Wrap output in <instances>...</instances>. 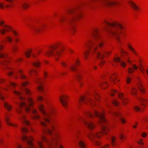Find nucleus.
I'll list each match as a JSON object with an SVG mask.
<instances>
[{"mask_svg": "<svg viewBox=\"0 0 148 148\" xmlns=\"http://www.w3.org/2000/svg\"><path fill=\"white\" fill-rule=\"evenodd\" d=\"M105 23L113 28L111 29H107L108 33L112 36L114 37L116 40L119 42H121L119 34L122 33L121 31L123 27L119 23L114 22L110 23L105 21Z\"/></svg>", "mask_w": 148, "mask_h": 148, "instance_id": "nucleus-1", "label": "nucleus"}, {"mask_svg": "<svg viewBox=\"0 0 148 148\" xmlns=\"http://www.w3.org/2000/svg\"><path fill=\"white\" fill-rule=\"evenodd\" d=\"M61 44V42H58L51 45L49 47L50 49L45 52V55L49 57L53 56L55 57V60L56 61H58L61 55L62 51H58L57 49Z\"/></svg>", "mask_w": 148, "mask_h": 148, "instance_id": "nucleus-2", "label": "nucleus"}, {"mask_svg": "<svg viewBox=\"0 0 148 148\" xmlns=\"http://www.w3.org/2000/svg\"><path fill=\"white\" fill-rule=\"evenodd\" d=\"M44 108L45 106L42 104H40L38 107V110L40 111L42 114L44 116L43 118L44 121L47 123H49L50 122L51 115L56 114V111L54 108H52L51 109L49 113L47 112Z\"/></svg>", "mask_w": 148, "mask_h": 148, "instance_id": "nucleus-3", "label": "nucleus"}, {"mask_svg": "<svg viewBox=\"0 0 148 148\" xmlns=\"http://www.w3.org/2000/svg\"><path fill=\"white\" fill-rule=\"evenodd\" d=\"M79 102L80 104H86L88 103L92 106L96 107L97 103L90 98H88L86 95H83L81 96L79 99Z\"/></svg>", "mask_w": 148, "mask_h": 148, "instance_id": "nucleus-4", "label": "nucleus"}, {"mask_svg": "<svg viewBox=\"0 0 148 148\" xmlns=\"http://www.w3.org/2000/svg\"><path fill=\"white\" fill-rule=\"evenodd\" d=\"M94 116L99 117V119L98 123L100 124L107 123L108 121L105 117L106 114L105 112H103L100 114L97 110H95L94 112Z\"/></svg>", "mask_w": 148, "mask_h": 148, "instance_id": "nucleus-5", "label": "nucleus"}, {"mask_svg": "<svg viewBox=\"0 0 148 148\" xmlns=\"http://www.w3.org/2000/svg\"><path fill=\"white\" fill-rule=\"evenodd\" d=\"M22 139L23 141L26 140L29 145L28 148H38L35 146L33 142L35 140L34 137L30 135L28 137L26 135H23L22 137Z\"/></svg>", "mask_w": 148, "mask_h": 148, "instance_id": "nucleus-6", "label": "nucleus"}, {"mask_svg": "<svg viewBox=\"0 0 148 148\" xmlns=\"http://www.w3.org/2000/svg\"><path fill=\"white\" fill-rule=\"evenodd\" d=\"M69 98V96L66 95H62L59 97V101L65 108L68 107V100Z\"/></svg>", "mask_w": 148, "mask_h": 148, "instance_id": "nucleus-7", "label": "nucleus"}, {"mask_svg": "<svg viewBox=\"0 0 148 148\" xmlns=\"http://www.w3.org/2000/svg\"><path fill=\"white\" fill-rule=\"evenodd\" d=\"M61 139V134L59 132H56L54 134V137L52 138L51 141L53 143V145H54L56 146H57L58 145V141L60 140Z\"/></svg>", "mask_w": 148, "mask_h": 148, "instance_id": "nucleus-8", "label": "nucleus"}, {"mask_svg": "<svg viewBox=\"0 0 148 148\" xmlns=\"http://www.w3.org/2000/svg\"><path fill=\"white\" fill-rule=\"evenodd\" d=\"M84 13L82 11H79L71 19V24H74L78 21L83 18Z\"/></svg>", "mask_w": 148, "mask_h": 148, "instance_id": "nucleus-9", "label": "nucleus"}, {"mask_svg": "<svg viewBox=\"0 0 148 148\" xmlns=\"http://www.w3.org/2000/svg\"><path fill=\"white\" fill-rule=\"evenodd\" d=\"M112 52V51L111 50L105 51L103 53L100 51H98L97 54V58L98 59H103L104 57H109L111 55Z\"/></svg>", "mask_w": 148, "mask_h": 148, "instance_id": "nucleus-10", "label": "nucleus"}, {"mask_svg": "<svg viewBox=\"0 0 148 148\" xmlns=\"http://www.w3.org/2000/svg\"><path fill=\"white\" fill-rule=\"evenodd\" d=\"M27 100L28 103V106L25 108V111L27 113L29 112L30 107H33L35 105V102L33 99L30 97H28Z\"/></svg>", "mask_w": 148, "mask_h": 148, "instance_id": "nucleus-11", "label": "nucleus"}, {"mask_svg": "<svg viewBox=\"0 0 148 148\" xmlns=\"http://www.w3.org/2000/svg\"><path fill=\"white\" fill-rule=\"evenodd\" d=\"M128 3L130 7L133 10L138 12L141 11L140 7L133 1L130 0L128 1Z\"/></svg>", "mask_w": 148, "mask_h": 148, "instance_id": "nucleus-12", "label": "nucleus"}, {"mask_svg": "<svg viewBox=\"0 0 148 148\" xmlns=\"http://www.w3.org/2000/svg\"><path fill=\"white\" fill-rule=\"evenodd\" d=\"M83 122L86 125L88 129L91 130H94L96 127V124L93 121H91L88 122L84 120Z\"/></svg>", "mask_w": 148, "mask_h": 148, "instance_id": "nucleus-13", "label": "nucleus"}, {"mask_svg": "<svg viewBox=\"0 0 148 148\" xmlns=\"http://www.w3.org/2000/svg\"><path fill=\"white\" fill-rule=\"evenodd\" d=\"M56 130V126L54 124H51L50 128H48L46 130L45 129H44L42 131L44 133H47V132L50 135H52L53 134V131Z\"/></svg>", "mask_w": 148, "mask_h": 148, "instance_id": "nucleus-14", "label": "nucleus"}, {"mask_svg": "<svg viewBox=\"0 0 148 148\" xmlns=\"http://www.w3.org/2000/svg\"><path fill=\"white\" fill-rule=\"evenodd\" d=\"M92 35L94 38L96 40H98L101 38V36L99 34V32L98 29H94L92 32Z\"/></svg>", "mask_w": 148, "mask_h": 148, "instance_id": "nucleus-15", "label": "nucleus"}, {"mask_svg": "<svg viewBox=\"0 0 148 148\" xmlns=\"http://www.w3.org/2000/svg\"><path fill=\"white\" fill-rule=\"evenodd\" d=\"M141 106L143 107H148V99L145 97H141L139 99Z\"/></svg>", "mask_w": 148, "mask_h": 148, "instance_id": "nucleus-16", "label": "nucleus"}, {"mask_svg": "<svg viewBox=\"0 0 148 148\" xmlns=\"http://www.w3.org/2000/svg\"><path fill=\"white\" fill-rule=\"evenodd\" d=\"M20 119L22 120L23 124H26L27 126L30 125L31 123L30 121L27 119V115L23 114L20 118Z\"/></svg>", "mask_w": 148, "mask_h": 148, "instance_id": "nucleus-17", "label": "nucleus"}, {"mask_svg": "<svg viewBox=\"0 0 148 148\" xmlns=\"http://www.w3.org/2000/svg\"><path fill=\"white\" fill-rule=\"evenodd\" d=\"M41 138L43 141L47 143L49 148H53V143L52 142H50L48 139L45 135H42L41 136Z\"/></svg>", "mask_w": 148, "mask_h": 148, "instance_id": "nucleus-18", "label": "nucleus"}, {"mask_svg": "<svg viewBox=\"0 0 148 148\" xmlns=\"http://www.w3.org/2000/svg\"><path fill=\"white\" fill-rule=\"evenodd\" d=\"M5 119L7 125L16 127L17 126V125L16 123H13L10 121V118L8 116L7 114L5 115Z\"/></svg>", "mask_w": 148, "mask_h": 148, "instance_id": "nucleus-19", "label": "nucleus"}, {"mask_svg": "<svg viewBox=\"0 0 148 148\" xmlns=\"http://www.w3.org/2000/svg\"><path fill=\"white\" fill-rule=\"evenodd\" d=\"M43 25H40L34 27L33 29V31L36 33H40L44 29Z\"/></svg>", "mask_w": 148, "mask_h": 148, "instance_id": "nucleus-20", "label": "nucleus"}, {"mask_svg": "<svg viewBox=\"0 0 148 148\" xmlns=\"http://www.w3.org/2000/svg\"><path fill=\"white\" fill-rule=\"evenodd\" d=\"M117 138L114 135H112L110 138L111 144L113 147H115L117 145Z\"/></svg>", "mask_w": 148, "mask_h": 148, "instance_id": "nucleus-21", "label": "nucleus"}, {"mask_svg": "<svg viewBox=\"0 0 148 148\" xmlns=\"http://www.w3.org/2000/svg\"><path fill=\"white\" fill-rule=\"evenodd\" d=\"M137 87L141 93L143 94H145L146 92L145 89L141 82L137 84Z\"/></svg>", "mask_w": 148, "mask_h": 148, "instance_id": "nucleus-22", "label": "nucleus"}, {"mask_svg": "<svg viewBox=\"0 0 148 148\" xmlns=\"http://www.w3.org/2000/svg\"><path fill=\"white\" fill-rule=\"evenodd\" d=\"M117 77L116 74H114L112 75L110 79V82H113L114 84H116L117 83V82H119V80H116V79Z\"/></svg>", "mask_w": 148, "mask_h": 148, "instance_id": "nucleus-23", "label": "nucleus"}, {"mask_svg": "<svg viewBox=\"0 0 148 148\" xmlns=\"http://www.w3.org/2000/svg\"><path fill=\"white\" fill-rule=\"evenodd\" d=\"M127 47L134 54L137 55V53L135 49L133 47L132 44L131 42H129L127 44Z\"/></svg>", "mask_w": 148, "mask_h": 148, "instance_id": "nucleus-24", "label": "nucleus"}, {"mask_svg": "<svg viewBox=\"0 0 148 148\" xmlns=\"http://www.w3.org/2000/svg\"><path fill=\"white\" fill-rule=\"evenodd\" d=\"M87 136L88 138L92 141L94 140L95 138H96L95 133H94L92 132H88L87 134Z\"/></svg>", "mask_w": 148, "mask_h": 148, "instance_id": "nucleus-25", "label": "nucleus"}, {"mask_svg": "<svg viewBox=\"0 0 148 148\" xmlns=\"http://www.w3.org/2000/svg\"><path fill=\"white\" fill-rule=\"evenodd\" d=\"M101 131H102L103 135H107L110 132V129L108 127L103 125L101 128Z\"/></svg>", "mask_w": 148, "mask_h": 148, "instance_id": "nucleus-26", "label": "nucleus"}, {"mask_svg": "<svg viewBox=\"0 0 148 148\" xmlns=\"http://www.w3.org/2000/svg\"><path fill=\"white\" fill-rule=\"evenodd\" d=\"M3 105L5 108L8 111H10L12 109V106L9 103L7 102H5L3 103Z\"/></svg>", "mask_w": 148, "mask_h": 148, "instance_id": "nucleus-27", "label": "nucleus"}, {"mask_svg": "<svg viewBox=\"0 0 148 148\" xmlns=\"http://www.w3.org/2000/svg\"><path fill=\"white\" fill-rule=\"evenodd\" d=\"M33 51V49L29 48H28L25 53V57L27 58H29L31 56V53Z\"/></svg>", "mask_w": 148, "mask_h": 148, "instance_id": "nucleus-28", "label": "nucleus"}, {"mask_svg": "<svg viewBox=\"0 0 148 148\" xmlns=\"http://www.w3.org/2000/svg\"><path fill=\"white\" fill-rule=\"evenodd\" d=\"M94 45V43L92 39H90L88 40L85 44V46L90 48H91Z\"/></svg>", "mask_w": 148, "mask_h": 148, "instance_id": "nucleus-29", "label": "nucleus"}, {"mask_svg": "<svg viewBox=\"0 0 148 148\" xmlns=\"http://www.w3.org/2000/svg\"><path fill=\"white\" fill-rule=\"evenodd\" d=\"M12 91L14 94L19 96V99L21 101H22L25 100V97L21 96L22 93L21 92L16 90H13Z\"/></svg>", "mask_w": 148, "mask_h": 148, "instance_id": "nucleus-30", "label": "nucleus"}, {"mask_svg": "<svg viewBox=\"0 0 148 148\" xmlns=\"http://www.w3.org/2000/svg\"><path fill=\"white\" fill-rule=\"evenodd\" d=\"M95 137L98 139L101 138L103 134L102 131H100L95 132Z\"/></svg>", "mask_w": 148, "mask_h": 148, "instance_id": "nucleus-31", "label": "nucleus"}, {"mask_svg": "<svg viewBox=\"0 0 148 148\" xmlns=\"http://www.w3.org/2000/svg\"><path fill=\"white\" fill-rule=\"evenodd\" d=\"M29 75L30 76H32L33 75L35 76L37 75V72L36 70L34 69H30L29 71Z\"/></svg>", "mask_w": 148, "mask_h": 148, "instance_id": "nucleus-32", "label": "nucleus"}, {"mask_svg": "<svg viewBox=\"0 0 148 148\" xmlns=\"http://www.w3.org/2000/svg\"><path fill=\"white\" fill-rule=\"evenodd\" d=\"M138 67L140 72L142 74H145V67L141 63H140L138 65Z\"/></svg>", "mask_w": 148, "mask_h": 148, "instance_id": "nucleus-33", "label": "nucleus"}, {"mask_svg": "<svg viewBox=\"0 0 148 148\" xmlns=\"http://www.w3.org/2000/svg\"><path fill=\"white\" fill-rule=\"evenodd\" d=\"M108 86V84L106 82H102L100 84V87L103 89H106L107 88Z\"/></svg>", "mask_w": 148, "mask_h": 148, "instance_id": "nucleus-34", "label": "nucleus"}, {"mask_svg": "<svg viewBox=\"0 0 148 148\" xmlns=\"http://www.w3.org/2000/svg\"><path fill=\"white\" fill-rule=\"evenodd\" d=\"M8 58L9 59H11V58L8 57V54L6 53H3V52H0V58Z\"/></svg>", "mask_w": 148, "mask_h": 148, "instance_id": "nucleus-35", "label": "nucleus"}, {"mask_svg": "<svg viewBox=\"0 0 148 148\" xmlns=\"http://www.w3.org/2000/svg\"><path fill=\"white\" fill-rule=\"evenodd\" d=\"M41 62L40 61L38 60H36L34 61L33 63V65L34 66L36 67H39L41 66Z\"/></svg>", "mask_w": 148, "mask_h": 148, "instance_id": "nucleus-36", "label": "nucleus"}, {"mask_svg": "<svg viewBox=\"0 0 148 148\" xmlns=\"http://www.w3.org/2000/svg\"><path fill=\"white\" fill-rule=\"evenodd\" d=\"M24 91L25 94L28 96H31L32 92L31 90L28 88H25L24 89Z\"/></svg>", "mask_w": 148, "mask_h": 148, "instance_id": "nucleus-37", "label": "nucleus"}, {"mask_svg": "<svg viewBox=\"0 0 148 148\" xmlns=\"http://www.w3.org/2000/svg\"><path fill=\"white\" fill-rule=\"evenodd\" d=\"M78 145L79 148H85L86 147L85 142L82 140H79L78 142Z\"/></svg>", "mask_w": 148, "mask_h": 148, "instance_id": "nucleus-38", "label": "nucleus"}, {"mask_svg": "<svg viewBox=\"0 0 148 148\" xmlns=\"http://www.w3.org/2000/svg\"><path fill=\"white\" fill-rule=\"evenodd\" d=\"M138 91L137 89L136 88H132L130 91L131 94L134 96H136L137 95Z\"/></svg>", "mask_w": 148, "mask_h": 148, "instance_id": "nucleus-39", "label": "nucleus"}, {"mask_svg": "<svg viewBox=\"0 0 148 148\" xmlns=\"http://www.w3.org/2000/svg\"><path fill=\"white\" fill-rule=\"evenodd\" d=\"M36 143L38 147V148H45L43 144V142L40 140H37Z\"/></svg>", "mask_w": 148, "mask_h": 148, "instance_id": "nucleus-40", "label": "nucleus"}, {"mask_svg": "<svg viewBox=\"0 0 148 148\" xmlns=\"http://www.w3.org/2000/svg\"><path fill=\"white\" fill-rule=\"evenodd\" d=\"M3 27L4 29L7 32H10L12 30V27L8 25H3Z\"/></svg>", "mask_w": 148, "mask_h": 148, "instance_id": "nucleus-41", "label": "nucleus"}, {"mask_svg": "<svg viewBox=\"0 0 148 148\" xmlns=\"http://www.w3.org/2000/svg\"><path fill=\"white\" fill-rule=\"evenodd\" d=\"M43 85H39L37 87V90L38 92L43 93L44 91V88Z\"/></svg>", "mask_w": 148, "mask_h": 148, "instance_id": "nucleus-42", "label": "nucleus"}, {"mask_svg": "<svg viewBox=\"0 0 148 148\" xmlns=\"http://www.w3.org/2000/svg\"><path fill=\"white\" fill-rule=\"evenodd\" d=\"M70 69L72 71H76L77 70V67L73 64L70 66Z\"/></svg>", "mask_w": 148, "mask_h": 148, "instance_id": "nucleus-43", "label": "nucleus"}, {"mask_svg": "<svg viewBox=\"0 0 148 148\" xmlns=\"http://www.w3.org/2000/svg\"><path fill=\"white\" fill-rule=\"evenodd\" d=\"M92 95L94 96L95 100L97 101H99L100 99V97L98 94L96 93H93Z\"/></svg>", "mask_w": 148, "mask_h": 148, "instance_id": "nucleus-44", "label": "nucleus"}, {"mask_svg": "<svg viewBox=\"0 0 148 148\" xmlns=\"http://www.w3.org/2000/svg\"><path fill=\"white\" fill-rule=\"evenodd\" d=\"M36 81L37 84L38 85V86L43 85V80L37 78L36 80Z\"/></svg>", "mask_w": 148, "mask_h": 148, "instance_id": "nucleus-45", "label": "nucleus"}, {"mask_svg": "<svg viewBox=\"0 0 148 148\" xmlns=\"http://www.w3.org/2000/svg\"><path fill=\"white\" fill-rule=\"evenodd\" d=\"M71 31L73 34H75L76 32L77 28L74 25H72L71 28Z\"/></svg>", "mask_w": 148, "mask_h": 148, "instance_id": "nucleus-46", "label": "nucleus"}, {"mask_svg": "<svg viewBox=\"0 0 148 148\" xmlns=\"http://www.w3.org/2000/svg\"><path fill=\"white\" fill-rule=\"evenodd\" d=\"M9 83L10 84V86H12L14 89H15L17 86V84L15 82L10 81L9 82Z\"/></svg>", "mask_w": 148, "mask_h": 148, "instance_id": "nucleus-47", "label": "nucleus"}, {"mask_svg": "<svg viewBox=\"0 0 148 148\" xmlns=\"http://www.w3.org/2000/svg\"><path fill=\"white\" fill-rule=\"evenodd\" d=\"M90 53L89 51L88 50H86L84 53V58L86 60L88 59V56Z\"/></svg>", "mask_w": 148, "mask_h": 148, "instance_id": "nucleus-48", "label": "nucleus"}, {"mask_svg": "<svg viewBox=\"0 0 148 148\" xmlns=\"http://www.w3.org/2000/svg\"><path fill=\"white\" fill-rule=\"evenodd\" d=\"M129 102V99L127 98H125L123 99L122 101V103L124 106H126Z\"/></svg>", "mask_w": 148, "mask_h": 148, "instance_id": "nucleus-49", "label": "nucleus"}, {"mask_svg": "<svg viewBox=\"0 0 148 148\" xmlns=\"http://www.w3.org/2000/svg\"><path fill=\"white\" fill-rule=\"evenodd\" d=\"M105 42L103 41H101L99 42L98 44V46L99 48H102L104 46Z\"/></svg>", "mask_w": 148, "mask_h": 148, "instance_id": "nucleus-50", "label": "nucleus"}, {"mask_svg": "<svg viewBox=\"0 0 148 148\" xmlns=\"http://www.w3.org/2000/svg\"><path fill=\"white\" fill-rule=\"evenodd\" d=\"M85 114L90 118L93 119L94 118V116L90 111L86 112Z\"/></svg>", "mask_w": 148, "mask_h": 148, "instance_id": "nucleus-51", "label": "nucleus"}, {"mask_svg": "<svg viewBox=\"0 0 148 148\" xmlns=\"http://www.w3.org/2000/svg\"><path fill=\"white\" fill-rule=\"evenodd\" d=\"M74 64L77 67L80 66L81 63L79 59L76 58L75 60V63Z\"/></svg>", "mask_w": 148, "mask_h": 148, "instance_id": "nucleus-52", "label": "nucleus"}, {"mask_svg": "<svg viewBox=\"0 0 148 148\" xmlns=\"http://www.w3.org/2000/svg\"><path fill=\"white\" fill-rule=\"evenodd\" d=\"M101 60L98 64V66L100 67H102L106 63V61L103 59H101Z\"/></svg>", "mask_w": 148, "mask_h": 148, "instance_id": "nucleus-53", "label": "nucleus"}, {"mask_svg": "<svg viewBox=\"0 0 148 148\" xmlns=\"http://www.w3.org/2000/svg\"><path fill=\"white\" fill-rule=\"evenodd\" d=\"M82 75L79 73L77 74L76 76V79L79 81H80L82 79Z\"/></svg>", "mask_w": 148, "mask_h": 148, "instance_id": "nucleus-54", "label": "nucleus"}, {"mask_svg": "<svg viewBox=\"0 0 148 148\" xmlns=\"http://www.w3.org/2000/svg\"><path fill=\"white\" fill-rule=\"evenodd\" d=\"M41 118L40 116L39 115L36 114L32 117V119L35 120L40 119Z\"/></svg>", "mask_w": 148, "mask_h": 148, "instance_id": "nucleus-55", "label": "nucleus"}, {"mask_svg": "<svg viewBox=\"0 0 148 148\" xmlns=\"http://www.w3.org/2000/svg\"><path fill=\"white\" fill-rule=\"evenodd\" d=\"M112 103L115 106H117L119 104V102L116 100H113Z\"/></svg>", "mask_w": 148, "mask_h": 148, "instance_id": "nucleus-56", "label": "nucleus"}, {"mask_svg": "<svg viewBox=\"0 0 148 148\" xmlns=\"http://www.w3.org/2000/svg\"><path fill=\"white\" fill-rule=\"evenodd\" d=\"M21 131L24 133H27L29 132L27 128L25 127H23L21 128Z\"/></svg>", "mask_w": 148, "mask_h": 148, "instance_id": "nucleus-57", "label": "nucleus"}, {"mask_svg": "<svg viewBox=\"0 0 148 148\" xmlns=\"http://www.w3.org/2000/svg\"><path fill=\"white\" fill-rule=\"evenodd\" d=\"M20 77L21 79L22 80H26L27 78V76L23 73L20 75Z\"/></svg>", "mask_w": 148, "mask_h": 148, "instance_id": "nucleus-58", "label": "nucleus"}, {"mask_svg": "<svg viewBox=\"0 0 148 148\" xmlns=\"http://www.w3.org/2000/svg\"><path fill=\"white\" fill-rule=\"evenodd\" d=\"M117 92V90L115 89H113L111 91L110 95L112 97L114 95L115 93Z\"/></svg>", "mask_w": 148, "mask_h": 148, "instance_id": "nucleus-59", "label": "nucleus"}, {"mask_svg": "<svg viewBox=\"0 0 148 148\" xmlns=\"http://www.w3.org/2000/svg\"><path fill=\"white\" fill-rule=\"evenodd\" d=\"M6 42H8L9 43H11L13 41L12 38L10 36H7L6 38Z\"/></svg>", "mask_w": 148, "mask_h": 148, "instance_id": "nucleus-60", "label": "nucleus"}, {"mask_svg": "<svg viewBox=\"0 0 148 148\" xmlns=\"http://www.w3.org/2000/svg\"><path fill=\"white\" fill-rule=\"evenodd\" d=\"M112 114L114 116H122V115L121 113L119 112H113Z\"/></svg>", "mask_w": 148, "mask_h": 148, "instance_id": "nucleus-61", "label": "nucleus"}, {"mask_svg": "<svg viewBox=\"0 0 148 148\" xmlns=\"http://www.w3.org/2000/svg\"><path fill=\"white\" fill-rule=\"evenodd\" d=\"M93 144L97 146H99L101 144V143L98 140H95L93 142Z\"/></svg>", "mask_w": 148, "mask_h": 148, "instance_id": "nucleus-62", "label": "nucleus"}, {"mask_svg": "<svg viewBox=\"0 0 148 148\" xmlns=\"http://www.w3.org/2000/svg\"><path fill=\"white\" fill-rule=\"evenodd\" d=\"M134 110L136 112H138L140 110V108L138 106H135L134 108Z\"/></svg>", "mask_w": 148, "mask_h": 148, "instance_id": "nucleus-63", "label": "nucleus"}, {"mask_svg": "<svg viewBox=\"0 0 148 148\" xmlns=\"http://www.w3.org/2000/svg\"><path fill=\"white\" fill-rule=\"evenodd\" d=\"M124 94L122 92H120L118 94V98L121 99H123L124 97Z\"/></svg>", "mask_w": 148, "mask_h": 148, "instance_id": "nucleus-64", "label": "nucleus"}]
</instances>
